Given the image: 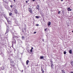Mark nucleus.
Listing matches in <instances>:
<instances>
[{
	"label": "nucleus",
	"mask_w": 73,
	"mask_h": 73,
	"mask_svg": "<svg viewBox=\"0 0 73 73\" xmlns=\"http://www.w3.org/2000/svg\"><path fill=\"white\" fill-rule=\"evenodd\" d=\"M36 26H38V24H36Z\"/></svg>",
	"instance_id": "30"
},
{
	"label": "nucleus",
	"mask_w": 73,
	"mask_h": 73,
	"mask_svg": "<svg viewBox=\"0 0 73 73\" xmlns=\"http://www.w3.org/2000/svg\"><path fill=\"white\" fill-rule=\"evenodd\" d=\"M40 59H42V58H44V56H41L40 57Z\"/></svg>",
	"instance_id": "11"
},
{
	"label": "nucleus",
	"mask_w": 73,
	"mask_h": 73,
	"mask_svg": "<svg viewBox=\"0 0 73 73\" xmlns=\"http://www.w3.org/2000/svg\"><path fill=\"white\" fill-rule=\"evenodd\" d=\"M36 18V19H38V18H39V17H38V16H36L35 17Z\"/></svg>",
	"instance_id": "13"
},
{
	"label": "nucleus",
	"mask_w": 73,
	"mask_h": 73,
	"mask_svg": "<svg viewBox=\"0 0 73 73\" xmlns=\"http://www.w3.org/2000/svg\"><path fill=\"white\" fill-rule=\"evenodd\" d=\"M29 10L30 12L31 13H32V9H31V8H29Z\"/></svg>",
	"instance_id": "1"
},
{
	"label": "nucleus",
	"mask_w": 73,
	"mask_h": 73,
	"mask_svg": "<svg viewBox=\"0 0 73 73\" xmlns=\"http://www.w3.org/2000/svg\"><path fill=\"white\" fill-rule=\"evenodd\" d=\"M37 9H38L39 8V6L37 5L36 7Z\"/></svg>",
	"instance_id": "12"
},
{
	"label": "nucleus",
	"mask_w": 73,
	"mask_h": 73,
	"mask_svg": "<svg viewBox=\"0 0 73 73\" xmlns=\"http://www.w3.org/2000/svg\"><path fill=\"white\" fill-rule=\"evenodd\" d=\"M26 3H28V1H26Z\"/></svg>",
	"instance_id": "26"
},
{
	"label": "nucleus",
	"mask_w": 73,
	"mask_h": 73,
	"mask_svg": "<svg viewBox=\"0 0 73 73\" xmlns=\"http://www.w3.org/2000/svg\"><path fill=\"white\" fill-rule=\"evenodd\" d=\"M10 7H11V8H12V5H11L10 6Z\"/></svg>",
	"instance_id": "31"
},
{
	"label": "nucleus",
	"mask_w": 73,
	"mask_h": 73,
	"mask_svg": "<svg viewBox=\"0 0 73 73\" xmlns=\"http://www.w3.org/2000/svg\"><path fill=\"white\" fill-rule=\"evenodd\" d=\"M33 49V48L32 47L31 48V49Z\"/></svg>",
	"instance_id": "32"
},
{
	"label": "nucleus",
	"mask_w": 73,
	"mask_h": 73,
	"mask_svg": "<svg viewBox=\"0 0 73 73\" xmlns=\"http://www.w3.org/2000/svg\"><path fill=\"white\" fill-rule=\"evenodd\" d=\"M21 72H23V70H22Z\"/></svg>",
	"instance_id": "34"
},
{
	"label": "nucleus",
	"mask_w": 73,
	"mask_h": 73,
	"mask_svg": "<svg viewBox=\"0 0 73 73\" xmlns=\"http://www.w3.org/2000/svg\"><path fill=\"white\" fill-rule=\"evenodd\" d=\"M72 62L71 63V64H72Z\"/></svg>",
	"instance_id": "41"
},
{
	"label": "nucleus",
	"mask_w": 73,
	"mask_h": 73,
	"mask_svg": "<svg viewBox=\"0 0 73 73\" xmlns=\"http://www.w3.org/2000/svg\"><path fill=\"white\" fill-rule=\"evenodd\" d=\"M72 9H70V11H72Z\"/></svg>",
	"instance_id": "29"
},
{
	"label": "nucleus",
	"mask_w": 73,
	"mask_h": 73,
	"mask_svg": "<svg viewBox=\"0 0 73 73\" xmlns=\"http://www.w3.org/2000/svg\"><path fill=\"white\" fill-rule=\"evenodd\" d=\"M29 62V60H27L26 62V65H28V63Z\"/></svg>",
	"instance_id": "7"
},
{
	"label": "nucleus",
	"mask_w": 73,
	"mask_h": 73,
	"mask_svg": "<svg viewBox=\"0 0 73 73\" xmlns=\"http://www.w3.org/2000/svg\"><path fill=\"white\" fill-rule=\"evenodd\" d=\"M14 12L15 13H16V14H17L18 12V11H17V9H15L14 11Z\"/></svg>",
	"instance_id": "5"
},
{
	"label": "nucleus",
	"mask_w": 73,
	"mask_h": 73,
	"mask_svg": "<svg viewBox=\"0 0 73 73\" xmlns=\"http://www.w3.org/2000/svg\"><path fill=\"white\" fill-rule=\"evenodd\" d=\"M33 1H35V0H33Z\"/></svg>",
	"instance_id": "33"
},
{
	"label": "nucleus",
	"mask_w": 73,
	"mask_h": 73,
	"mask_svg": "<svg viewBox=\"0 0 73 73\" xmlns=\"http://www.w3.org/2000/svg\"><path fill=\"white\" fill-rule=\"evenodd\" d=\"M7 22L8 23V24H11V22L9 21L8 20H7Z\"/></svg>",
	"instance_id": "6"
},
{
	"label": "nucleus",
	"mask_w": 73,
	"mask_h": 73,
	"mask_svg": "<svg viewBox=\"0 0 73 73\" xmlns=\"http://www.w3.org/2000/svg\"><path fill=\"white\" fill-rule=\"evenodd\" d=\"M60 11H59L58 12V14H60Z\"/></svg>",
	"instance_id": "28"
},
{
	"label": "nucleus",
	"mask_w": 73,
	"mask_h": 73,
	"mask_svg": "<svg viewBox=\"0 0 73 73\" xmlns=\"http://www.w3.org/2000/svg\"><path fill=\"white\" fill-rule=\"evenodd\" d=\"M9 15H12V13H9Z\"/></svg>",
	"instance_id": "21"
},
{
	"label": "nucleus",
	"mask_w": 73,
	"mask_h": 73,
	"mask_svg": "<svg viewBox=\"0 0 73 73\" xmlns=\"http://www.w3.org/2000/svg\"><path fill=\"white\" fill-rule=\"evenodd\" d=\"M1 55L2 57H4V54L3 53H1Z\"/></svg>",
	"instance_id": "8"
},
{
	"label": "nucleus",
	"mask_w": 73,
	"mask_h": 73,
	"mask_svg": "<svg viewBox=\"0 0 73 73\" xmlns=\"http://www.w3.org/2000/svg\"><path fill=\"white\" fill-rule=\"evenodd\" d=\"M61 1H63V0H61Z\"/></svg>",
	"instance_id": "35"
},
{
	"label": "nucleus",
	"mask_w": 73,
	"mask_h": 73,
	"mask_svg": "<svg viewBox=\"0 0 73 73\" xmlns=\"http://www.w3.org/2000/svg\"><path fill=\"white\" fill-rule=\"evenodd\" d=\"M67 10L68 11H70V8L69 7L68 8Z\"/></svg>",
	"instance_id": "14"
},
{
	"label": "nucleus",
	"mask_w": 73,
	"mask_h": 73,
	"mask_svg": "<svg viewBox=\"0 0 73 73\" xmlns=\"http://www.w3.org/2000/svg\"><path fill=\"white\" fill-rule=\"evenodd\" d=\"M14 1H15H15H15V0H13Z\"/></svg>",
	"instance_id": "37"
},
{
	"label": "nucleus",
	"mask_w": 73,
	"mask_h": 73,
	"mask_svg": "<svg viewBox=\"0 0 73 73\" xmlns=\"http://www.w3.org/2000/svg\"><path fill=\"white\" fill-rule=\"evenodd\" d=\"M13 33H12V34H13Z\"/></svg>",
	"instance_id": "40"
},
{
	"label": "nucleus",
	"mask_w": 73,
	"mask_h": 73,
	"mask_svg": "<svg viewBox=\"0 0 73 73\" xmlns=\"http://www.w3.org/2000/svg\"><path fill=\"white\" fill-rule=\"evenodd\" d=\"M30 51H31V53H32V49H31V50H30Z\"/></svg>",
	"instance_id": "20"
},
{
	"label": "nucleus",
	"mask_w": 73,
	"mask_h": 73,
	"mask_svg": "<svg viewBox=\"0 0 73 73\" xmlns=\"http://www.w3.org/2000/svg\"><path fill=\"white\" fill-rule=\"evenodd\" d=\"M50 62H52V60H50Z\"/></svg>",
	"instance_id": "25"
},
{
	"label": "nucleus",
	"mask_w": 73,
	"mask_h": 73,
	"mask_svg": "<svg viewBox=\"0 0 73 73\" xmlns=\"http://www.w3.org/2000/svg\"><path fill=\"white\" fill-rule=\"evenodd\" d=\"M51 23L50 22H48V25H49V26H50V25L51 24L50 23Z\"/></svg>",
	"instance_id": "9"
},
{
	"label": "nucleus",
	"mask_w": 73,
	"mask_h": 73,
	"mask_svg": "<svg viewBox=\"0 0 73 73\" xmlns=\"http://www.w3.org/2000/svg\"><path fill=\"white\" fill-rule=\"evenodd\" d=\"M72 33H73V31H72Z\"/></svg>",
	"instance_id": "39"
},
{
	"label": "nucleus",
	"mask_w": 73,
	"mask_h": 73,
	"mask_svg": "<svg viewBox=\"0 0 73 73\" xmlns=\"http://www.w3.org/2000/svg\"><path fill=\"white\" fill-rule=\"evenodd\" d=\"M5 17L6 18V19L7 21H8V18H7V17Z\"/></svg>",
	"instance_id": "16"
},
{
	"label": "nucleus",
	"mask_w": 73,
	"mask_h": 73,
	"mask_svg": "<svg viewBox=\"0 0 73 73\" xmlns=\"http://www.w3.org/2000/svg\"><path fill=\"white\" fill-rule=\"evenodd\" d=\"M62 73H65L64 71H63V70H62Z\"/></svg>",
	"instance_id": "24"
},
{
	"label": "nucleus",
	"mask_w": 73,
	"mask_h": 73,
	"mask_svg": "<svg viewBox=\"0 0 73 73\" xmlns=\"http://www.w3.org/2000/svg\"><path fill=\"white\" fill-rule=\"evenodd\" d=\"M71 73H73V72H71Z\"/></svg>",
	"instance_id": "38"
},
{
	"label": "nucleus",
	"mask_w": 73,
	"mask_h": 73,
	"mask_svg": "<svg viewBox=\"0 0 73 73\" xmlns=\"http://www.w3.org/2000/svg\"><path fill=\"white\" fill-rule=\"evenodd\" d=\"M10 62L11 63H12L13 64V63H14V61H13V60H12V59H11L10 60Z\"/></svg>",
	"instance_id": "3"
},
{
	"label": "nucleus",
	"mask_w": 73,
	"mask_h": 73,
	"mask_svg": "<svg viewBox=\"0 0 73 73\" xmlns=\"http://www.w3.org/2000/svg\"><path fill=\"white\" fill-rule=\"evenodd\" d=\"M22 39H24V36H22Z\"/></svg>",
	"instance_id": "18"
},
{
	"label": "nucleus",
	"mask_w": 73,
	"mask_h": 73,
	"mask_svg": "<svg viewBox=\"0 0 73 73\" xmlns=\"http://www.w3.org/2000/svg\"><path fill=\"white\" fill-rule=\"evenodd\" d=\"M69 52L70 54H72V50H70L69 51Z\"/></svg>",
	"instance_id": "10"
},
{
	"label": "nucleus",
	"mask_w": 73,
	"mask_h": 73,
	"mask_svg": "<svg viewBox=\"0 0 73 73\" xmlns=\"http://www.w3.org/2000/svg\"><path fill=\"white\" fill-rule=\"evenodd\" d=\"M7 31L6 32L5 34H7V33L8 32V31H9V29H8V27L7 26Z\"/></svg>",
	"instance_id": "2"
},
{
	"label": "nucleus",
	"mask_w": 73,
	"mask_h": 73,
	"mask_svg": "<svg viewBox=\"0 0 73 73\" xmlns=\"http://www.w3.org/2000/svg\"><path fill=\"white\" fill-rule=\"evenodd\" d=\"M41 70H42V73H44V70L43 69H42Z\"/></svg>",
	"instance_id": "15"
},
{
	"label": "nucleus",
	"mask_w": 73,
	"mask_h": 73,
	"mask_svg": "<svg viewBox=\"0 0 73 73\" xmlns=\"http://www.w3.org/2000/svg\"><path fill=\"white\" fill-rule=\"evenodd\" d=\"M12 44H16V40H14L12 42Z\"/></svg>",
	"instance_id": "4"
},
{
	"label": "nucleus",
	"mask_w": 73,
	"mask_h": 73,
	"mask_svg": "<svg viewBox=\"0 0 73 73\" xmlns=\"http://www.w3.org/2000/svg\"><path fill=\"white\" fill-rule=\"evenodd\" d=\"M13 38H14V37H15V36H13Z\"/></svg>",
	"instance_id": "36"
},
{
	"label": "nucleus",
	"mask_w": 73,
	"mask_h": 73,
	"mask_svg": "<svg viewBox=\"0 0 73 73\" xmlns=\"http://www.w3.org/2000/svg\"><path fill=\"white\" fill-rule=\"evenodd\" d=\"M50 64L51 65V67H52V66H53V64H52V63H51Z\"/></svg>",
	"instance_id": "17"
},
{
	"label": "nucleus",
	"mask_w": 73,
	"mask_h": 73,
	"mask_svg": "<svg viewBox=\"0 0 73 73\" xmlns=\"http://www.w3.org/2000/svg\"><path fill=\"white\" fill-rule=\"evenodd\" d=\"M46 30H47V28H46L45 29H44V31H46Z\"/></svg>",
	"instance_id": "22"
},
{
	"label": "nucleus",
	"mask_w": 73,
	"mask_h": 73,
	"mask_svg": "<svg viewBox=\"0 0 73 73\" xmlns=\"http://www.w3.org/2000/svg\"><path fill=\"white\" fill-rule=\"evenodd\" d=\"M64 54H66V51H64Z\"/></svg>",
	"instance_id": "19"
},
{
	"label": "nucleus",
	"mask_w": 73,
	"mask_h": 73,
	"mask_svg": "<svg viewBox=\"0 0 73 73\" xmlns=\"http://www.w3.org/2000/svg\"><path fill=\"white\" fill-rule=\"evenodd\" d=\"M42 41H44V39H42Z\"/></svg>",
	"instance_id": "27"
},
{
	"label": "nucleus",
	"mask_w": 73,
	"mask_h": 73,
	"mask_svg": "<svg viewBox=\"0 0 73 73\" xmlns=\"http://www.w3.org/2000/svg\"><path fill=\"white\" fill-rule=\"evenodd\" d=\"M36 32L35 31L34 32V34H36Z\"/></svg>",
	"instance_id": "23"
}]
</instances>
